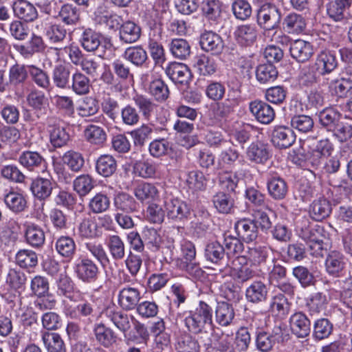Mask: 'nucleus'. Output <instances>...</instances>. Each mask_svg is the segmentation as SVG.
Listing matches in <instances>:
<instances>
[{"label": "nucleus", "mask_w": 352, "mask_h": 352, "mask_svg": "<svg viewBox=\"0 0 352 352\" xmlns=\"http://www.w3.org/2000/svg\"><path fill=\"white\" fill-rule=\"evenodd\" d=\"M319 75L325 76L331 74L338 67V63L336 53L330 50H322L316 57L312 63Z\"/></svg>", "instance_id": "13"}, {"label": "nucleus", "mask_w": 352, "mask_h": 352, "mask_svg": "<svg viewBox=\"0 0 352 352\" xmlns=\"http://www.w3.org/2000/svg\"><path fill=\"white\" fill-rule=\"evenodd\" d=\"M296 140V135L292 129L285 126H276L272 133L273 144L280 148L291 146Z\"/></svg>", "instance_id": "21"}, {"label": "nucleus", "mask_w": 352, "mask_h": 352, "mask_svg": "<svg viewBox=\"0 0 352 352\" xmlns=\"http://www.w3.org/2000/svg\"><path fill=\"white\" fill-rule=\"evenodd\" d=\"M234 228L237 236L245 243H251L258 237V227L252 219H239L235 221Z\"/></svg>", "instance_id": "14"}, {"label": "nucleus", "mask_w": 352, "mask_h": 352, "mask_svg": "<svg viewBox=\"0 0 352 352\" xmlns=\"http://www.w3.org/2000/svg\"><path fill=\"white\" fill-rule=\"evenodd\" d=\"M223 147L224 148L221 150L217 157L218 166L220 168H231L239 160L240 153L230 144Z\"/></svg>", "instance_id": "54"}, {"label": "nucleus", "mask_w": 352, "mask_h": 352, "mask_svg": "<svg viewBox=\"0 0 352 352\" xmlns=\"http://www.w3.org/2000/svg\"><path fill=\"white\" fill-rule=\"evenodd\" d=\"M27 102L34 111L37 118H41L47 113L49 108L48 99L42 91L32 90L27 96Z\"/></svg>", "instance_id": "25"}, {"label": "nucleus", "mask_w": 352, "mask_h": 352, "mask_svg": "<svg viewBox=\"0 0 352 352\" xmlns=\"http://www.w3.org/2000/svg\"><path fill=\"white\" fill-rule=\"evenodd\" d=\"M214 208L220 214H230L234 208V199L232 194L221 190L218 191L212 197Z\"/></svg>", "instance_id": "35"}, {"label": "nucleus", "mask_w": 352, "mask_h": 352, "mask_svg": "<svg viewBox=\"0 0 352 352\" xmlns=\"http://www.w3.org/2000/svg\"><path fill=\"white\" fill-rule=\"evenodd\" d=\"M132 100L139 114L146 120H150L158 111L159 105L147 96L137 94L133 96Z\"/></svg>", "instance_id": "16"}, {"label": "nucleus", "mask_w": 352, "mask_h": 352, "mask_svg": "<svg viewBox=\"0 0 352 352\" xmlns=\"http://www.w3.org/2000/svg\"><path fill=\"white\" fill-rule=\"evenodd\" d=\"M140 298V291L138 288L126 286L119 292L118 303L123 309L132 310L137 308Z\"/></svg>", "instance_id": "23"}, {"label": "nucleus", "mask_w": 352, "mask_h": 352, "mask_svg": "<svg viewBox=\"0 0 352 352\" xmlns=\"http://www.w3.org/2000/svg\"><path fill=\"white\" fill-rule=\"evenodd\" d=\"M240 89L229 88L224 100L218 102L208 111V117L210 125H219L233 114L242 103Z\"/></svg>", "instance_id": "2"}, {"label": "nucleus", "mask_w": 352, "mask_h": 352, "mask_svg": "<svg viewBox=\"0 0 352 352\" xmlns=\"http://www.w3.org/2000/svg\"><path fill=\"white\" fill-rule=\"evenodd\" d=\"M25 239L29 245L38 249L43 247L45 243V232L41 226L35 223L27 224L25 226Z\"/></svg>", "instance_id": "42"}, {"label": "nucleus", "mask_w": 352, "mask_h": 352, "mask_svg": "<svg viewBox=\"0 0 352 352\" xmlns=\"http://www.w3.org/2000/svg\"><path fill=\"white\" fill-rule=\"evenodd\" d=\"M141 36V28L131 21L123 23L120 27L119 38L124 43L131 44L138 41Z\"/></svg>", "instance_id": "39"}, {"label": "nucleus", "mask_w": 352, "mask_h": 352, "mask_svg": "<svg viewBox=\"0 0 352 352\" xmlns=\"http://www.w3.org/2000/svg\"><path fill=\"white\" fill-rule=\"evenodd\" d=\"M201 48L213 55L220 54L223 49L224 44L222 38L212 31H205L199 38Z\"/></svg>", "instance_id": "17"}, {"label": "nucleus", "mask_w": 352, "mask_h": 352, "mask_svg": "<svg viewBox=\"0 0 352 352\" xmlns=\"http://www.w3.org/2000/svg\"><path fill=\"white\" fill-rule=\"evenodd\" d=\"M110 205V198L107 194L100 192L89 199L88 208L91 213L98 214L107 211Z\"/></svg>", "instance_id": "57"}, {"label": "nucleus", "mask_w": 352, "mask_h": 352, "mask_svg": "<svg viewBox=\"0 0 352 352\" xmlns=\"http://www.w3.org/2000/svg\"><path fill=\"white\" fill-rule=\"evenodd\" d=\"M41 27L45 36L51 43H60L67 36V30L60 24L52 21L49 18L44 19Z\"/></svg>", "instance_id": "24"}, {"label": "nucleus", "mask_w": 352, "mask_h": 352, "mask_svg": "<svg viewBox=\"0 0 352 352\" xmlns=\"http://www.w3.org/2000/svg\"><path fill=\"white\" fill-rule=\"evenodd\" d=\"M295 231L297 236L307 243L311 255L323 256L324 241L329 239V233L324 227L314 224L308 217H302L296 221Z\"/></svg>", "instance_id": "1"}, {"label": "nucleus", "mask_w": 352, "mask_h": 352, "mask_svg": "<svg viewBox=\"0 0 352 352\" xmlns=\"http://www.w3.org/2000/svg\"><path fill=\"white\" fill-rule=\"evenodd\" d=\"M249 111L254 119L262 124H270L275 118V111L268 103L254 100L249 103Z\"/></svg>", "instance_id": "12"}, {"label": "nucleus", "mask_w": 352, "mask_h": 352, "mask_svg": "<svg viewBox=\"0 0 352 352\" xmlns=\"http://www.w3.org/2000/svg\"><path fill=\"white\" fill-rule=\"evenodd\" d=\"M164 206L167 218L174 222H184L189 219L191 210L184 201L167 195L164 199Z\"/></svg>", "instance_id": "8"}, {"label": "nucleus", "mask_w": 352, "mask_h": 352, "mask_svg": "<svg viewBox=\"0 0 352 352\" xmlns=\"http://www.w3.org/2000/svg\"><path fill=\"white\" fill-rule=\"evenodd\" d=\"M217 322L222 326L229 325L234 319V311L232 306L227 302H217L215 311Z\"/></svg>", "instance_id": "53"}, {"label": "nucleus", "mask_w": 352, "mask_h": 352, "mask_svg": "<svg viewBox=\"0 0 352 352\" xmlns=\"http://www.w3.org/2000/svg\"><path fill=\"white\" fill-rule=\"evenodd\" d=\"M117 166L116 159L109 154L101 155L95 162L96 171L104 177L111 176L116 171Z\"/></svg>", "instance_id": "44"}, {"label": "nucleus", "mask_w": 352, "mask_h": 352, "mask_svg": "<svg viewBox=\"0 0 352 352\" xmlns=\"http://www.w3.org/2000/svg\"><path fill=\"white\" fill-rule=\"evenodd\" d=\"M188 329L214 330L212 323V309L205 302L199 301L194 311H190L188 316L182 320Z\"/></svg>", "instance_id": "3"}, {"label": "nucleus", "mask_w": 352, "mask_h": 352, "mask_svg": "<svg viewBox=\"0 0 352 352\" xmlns=\"http://www.w3.org/2000/svg\"><path fill=\"white\" fill-rule=\"evenodd\" d=\"M330 201L322 197L315 199L309 206L310 217L316 221H321L331 213Z\"/></svg>", "instance_id": "37"}, {"label": "nucleus", "mask_w": 352, "mask_h": 352, "mask_svg": "<svg viewBox=\"0 0 352 352\" xmlns=\"http://www.w3.org/2000/svg\"><path fill=\"white\" fill-rule=\"evenodd\" d=\"M102 35L91 28H83L79 38L82 47L88 52L96 51L101 45Z\"/></svg>", "instance_id": "29"}, {"label": "nucleus", "mask_w": 352, "mask_h": 352, "mask_svg": "<svg viewBox=\"0 0 352 352\" xmlns=\"http://www.w3.org/2000/svg\"><path fill=\"white\" fill-rule=\"evenodd\" d=\"M346 265L344 255L338 251H331L326 258L327 272L333 276H339Z\"/></svg>", "instance_id": "43"}, {"label": "nucleus", "mask_w": 352, "mask_h": 352, "mask_svg": "<svg viewBox=\"0 0 352 352\" xmlns=\"http://www.w3.org/2000/svg\"><path fill=\"white\" fill-rule=\"evenodd\" d=\"M165 72L173 82L179 84L187 83L191 76L189 68L184 63H170Z\"/></svg>", "instance_id": "33"}, {"label": "nucleus", "mask_w": 352, "mask_h": 352, "mask_svg": "<svg viewBox=\"0 0 352 352\" xmlns=\"http://www.w3.org/2000/svg\"><path fill=\"white\" fill-rule=\"evenodd\" d=\"M50 142L54 148H61L69 140V135L54 117H47L45 120Z\"/></svg>", "instance_id": "11"}, {"label": "nucleus", "mask_w": 352, "mask_h": 352, "mask_svg": "<svg viewBox=\"0 0 352 352\" xmlns=\"http://www.w3.org/2000/svg\"><path fill=\"white\" fill-rule=\"evenodd\" d=\"M319 123L327 131L331 132L341 118L340 113L332 107L325 108L318 114Z\"/></svg>", "instance_id": "50"}, {"label": "nucleus", "mask_w": 352, "mask_h": 352, "mask_svg": "<svg viewBox=\"0 0 352 352\" xmlns=\"http://www.w3.org/2000/svg\"><path fill=\"white\" fill-rule=\"evenodd\" d=\"M27 281L26 274L20 270L10 269L6 277V283L14 291L23 290Z\"/></svg>", "instance_id": "58"}, {"label": "nucleus", "mask_w": 352, "mask_h": 352, "mask_svg": "<svg viewBox=\"0 0 352 352\" xmlns=\"http://www.w3.org/2000/svg\"><path fill=\"white\" fill-rule=\"evenodd\" d=\"M71 77V70L69 66L58 64L52 69L53 83L55 87L59 89H68Z\"/></svg>", "instance_id": "46"}, {"label": "nucleus", "mask_w": 352, "mask_h": 352, "mask_svg": "<svg viewBox=\"0 0 352 352\" xmlns=\"http://www.w3.org/2000/svg\"><path fill=\"white\" fill-rule=\"evenodd\" d=\"M85 248L98 261L107 274L109 270L112 271L110 258L101 243L88 242L85 244Z\"/></svg>", "instance_id": "32"}, {"label": "nucleus", "mask_w": 352, "mask_h": 352, "mask_svg": "<svg viewBox=\"0 0 352 352\" xmlns=\"http://www.w3.org/2000/svg\"><path fill=\"white\" fill-rule=\"evenodd\" d=\"M267 187L269 195L275 200L283 199L288 192L287 182L280 177H273L268 179Z\"/></svg>", "instance_id": "49"}, {"label": "nucleus", "mask_w": 352, "mask_h": 352, "mask_svg": "<svg viewBox=\"0 0 352 352\" xmlns=\"http://www.w3.org/2000/svg\"><path fill=\"white\" fill-rule=\"evenodd\" d=\"M204 256L208 262L223 267L219 270L222 277L230 274V267L226 249L218 241H209L206 244Z\"/></svg>", "instance_id": "5"}, {"label": "nucleus", "mask_w": 352, "mask_h": 352, "mask_svg": "<svg viewBox=\"0 0 352 352\" xmlns=\"http://www.w3.org/2000/svg\"><path fill=\"white\" fill-rule=\"evenodd\" d=\"M267 294V286L261 280L253 281L245 289L247 300L254 304L265 301Z\"/></svg>", "instance_id": "34"}, {"label": "nucleus", "mask_w": 352, "mask_h": 352, "mask_svg": "<svg viewBox=\"0 0 352 352\" xmlns=\"http://www.w3.org/2000/svg\"><path fill=\"white\" fill-rule=\"evenodd\" d=\"M77 234L82 240H91L99 238L102 231L94 220L85 217L77 226Z\"/></svg>", "instance_id": "30"}, {"label": "nucleus", "mask_w": 352, "mask_h": 352, "mask_svg": "<svg viewBox=\"0 0 352 352\" xmlns=\"http://www.w3.org/2000/svg\"><path fill=\"white\" fill-rule=\"evenodd\" d=\"M282 21V12L274 3H264L257 11V23L265 32L279 28Z\"/></svg>", "instance_id": "4"}, {"label": "nucleus", "mask_w": 352, "mask_h": 352, "mask_svg": "<svg viewBox=\"0 0 352 352\" xmlns=\"http://www.w3.org/2000/svg\"><path fill=\"white\" fill-rule=\"evenodd\" d=\"M270 252V247L254 243L248 247L245 257L252 265L260 266L266 263Z\"/></svg>", "instance_id": "27"}, {"label": "nucleus", "mask_w": 352, "mask_h": 352, "mask_svg": "<svg viewBox=\"0 0 352 352\" xmlns=\"http://www.w3.org/2000/svg\"><path fill=\"white\" fill-rule=\"evenodd\" d=\"M0 199L3 200L6 208L14 214L21 213L27 208L25 197L11 187L6 188L0 192Z\"/></svg>", "instance_id": "10"}, {"label": "nucleus", "mask_w": 352, "mask_h": 352, "mask_svg": "<svg viewBox=\"0 0 352 352\" xmlns=\"http://www.w3.org/2000/svg\"><path fill=\"white\" fill-rule=\"evenodd\" d=\"M194 67L201 76H212L217 70V63L213 57L201 54L195 57Z\"/></svg>", "instance_id": "47"}, {"label": "nucleus", "mask_w": 352, "mask_h": 352, "mask_svg": "<svg viewBox=\"0 0 352 352\" xmlns=\"http://www.w3.org/2000/svg\"><path fill=\"white\" fill-rule=\"evenodd\" d=\"M104 244L113 260L120 261L125 256V244L121 237L117 234H109L105 240Z\"/></svg>", "instance_id": "40"}, {"label": "nucleus", "mask_w": 352, "mask_h": 352, "mask_svg": "<svg viewBox=\"0 0 352 352\" xmlns=\"http://www.w3.org/2000/svg\"><path fill=\"white\" fill-rule=\"evenodd\" d=\"M135 197L141 202H150L159 197V191L157 187L148 182H142L138 184L134 189Z\"/></svg>", "instance_id": "52"}, {"label": "nucleus", "mask_w": 352, "mask_h": 352, "mask_svg": "<svg viewBox=\"0 0 352 352\" xmlns=\"http://www.w3.org/2000/svg\"><path fill=\"white\" fill-rule=\"evenodd\" d=\"M15 261L16 263L21 268H33L38 264V256L32 250L22 249L16 254Z\"/></svg>", "instance_id": "62"}, {"label": "nucleus", "mask_w": 352, "mask_h": 352, "mask_svg": "<svg viewBox=\"0 0 352 352\" xmlns=\"http://www.w3.org/2000/svg\"><path fill=\"white\" fill-rule=\"evenodd\" d=\"M305 19L299 14L290 12L282 21V28L285 32L290 34H298L306 28Z\"/></svg>", "instance_id": "28"}, {"label": "nucleus", "mask_w": 352, "mask_h": 352, "mask_svg": "<svg viewBox=\"0 0 352 352\" xmlns=\"http://www.w3.org/2000/svg\"><path fill=\"white\" fill-rule=\"evenodd\" d=\"M73 270L76 278L85 284L97 282L101 275L98 264L88 257L76 260L73 265Z\"/></svg>", "instance_id": "6"}, {"label": "nucleus", "mask_w": 352, "mask_h": 352, "mask_svg": "<svg viewBox=\"0 0 352 352\" xmlns=\"http://www.w3.org/2000/svg\"><path fill=\"white\" fill-rule=\"evenodd\" d=\"M54 186L52 180L48 178L38 176L32 179L30 190L35 199L41 201L35 209L37 218H40L43 214L45 201L51 196Z\"/></svg>", "instance_id": "7"}, {"label": "nucleus", "mask_w": 352, "mask_h": 352, "mask_svg": "<svg viewBox=\"0 0 352 352\" xmlns=\"http://www.w3.org/2000/svg\"><path fill=\"white\" fill-rule=\"evenodd\" d=\"M186 183L192 191H204L208 184V179L199 170H193L186 174Z\"/></svg>", "instance_id": "56"}, {"label": "nucleus", "mask_w": 352, "mask_h": 352, "mask_svg": "<svg viewBox=\"0 0 352 352\" xmlns=\"http://www.w3.org/2000/svg\"><path fill=\"white\" fill-rule=\"evenodd\" d=\"M14 16L20 20L29 23L38 18L35 6L27 0H16L12 4Z\"/></svg>", "instance_id": "22"}, {"label": "nucleus", "mask_w": 352, "mask_h": 352, "mask_svg": "<svg viewBox=\"0 0 352 352\" xmlns=\"http://www.w3.org/2000/svg\"><path fill=\"white\" fill-rule=\"evenodd\" d=\"M123 57L137 67H142L148 59L147 52L141 45L126 48Z\"/></svg>", "instance_id": "55"}, {"label": "nucleus", "mask_w": 352, "mask_h": 352, "mask_svg": "<svg viewBox=\"0 0 352 352\" xmlns=\"http://www.w3.org/2000/svg\"><path fill=\"white\" fill-rule=\"evenodd\" d=\"M240 178L237 171H223L219 173L218 184L221 191L235 194Z\"/></svg>", "instance_id": "38"}, {"label": "nucleus", "mask_w": 352, "mask_h": 352, "mask_svg": "<svg viewBox=\"0 0 352 352\" xmlns=\"http://www.w3.org/2000/svg\"><path fill=\"white\" fill-rule=\"evenodd\" d=\"M142 236L146 247L148 250L153 252L160 250L163 243L160 230H157L151 227H145L142 231Z\"/></svg>", "instance_id": "48"}, {"label": "nucleus", "mask_w": 352, "mask_h": 352, "mask_svg": "<svg viewBox=\"0 0 352 352\" xmlns=\"http://www.w3.org/2000/svg\"><path fill=\"white\" fill-rule=\"evenodd\" d=\"M91 87V80L85 74L78 69L72 74L68 89L72 90L76 95L81 96L88 94Z\"/></svg>", "instance_id": "26"}, {"label": "nucleus", "mask_w": 352, "mask_h": 352, "mask_svg": "<svg viewBox=\"0 0 352 352\" xmlns=\"http://www.w3.org/2000/svg\"><path fill=\"white\" fill-rule=\"evenodd\" d=\"M19 164L30 172L44 173L47 168V162L45 158L38 151L25 150L19 155Z\"/></svg>", "instance_id": "9"}, {"label": "nucleus", "mask_w": 352, "mask_h": 352, "mask_svg": "<svg viewBox=\"0 0 352 352\" xmlns=\"http://www.w3.org/2000/svg\"><path fill=\"white\" fill-rule=\"evenodd\" d=\"M80 15V11L76 6L65 3L58 9L55 18L67 25H74L79 21Z\"/></svg>", "instance_id": "41"}, {"label": "nucleus", "mask_w": 352, "mask_h": 352, "mask_svg": "<svg viewBox=\"0 0 352 352\" xmlns=\"http://www.w3.org/2000/svg\"><path fill=\"white\" fill-rule=\"evenodd\" d=\"M257 34V28L253 23L240 25L236 28L234 32L236 43L242 47L253 45L256 40Z\"/></svg>", "instance_id": "20"}, {"label": "nucleus", "mask_w": 352, "mask_h": 352, "mask_svg": "<svg viewBox=\"0 0 352 352\" xmlns=\"http://www.w3.org/2000/svg\"><path fill=\"white\" fill-rule=\"evenodd\" d=\"M113 206L117 211L131 213L137 210L138 204L131 195L121 192L115 195Z\"/></svg>", "instance_id": "51"}, {"label": "nucleus", "mask_w": 352, "mask_h": 352, "mask_svg": "<svg viewBox=\"0 0 352 352\" xmlns=\"http://www.w3.org/2000/svg\"><path fill=\"white\" fill-rule=\"evenodd\" d=\"M305 301L307 310L312 315L326 310L329 300L324 293L318 292L309 294Z\"/></svg>", "instance_id": "36"}, {"label": "nucleus", "mask_w": 352, "mask_h": 352, "mask_svg": "<svg viewBox=\"0 0 352 352\" xmlns=\"http://www.w3.org/2000/svg\"><path fill=\"white\" fill-rule=\"evenodd\" d=\"M42 340L48 352H66L65 345L59 334L45 331L42 336Z\"/></svg>", "instance_id": "60"}, {"label": "nucleus", "mask_w": 352, "mask_h": 352, "mask_svg": "<svg viewBox=\"0 0 352 352\" xmlns=\"http://www.w3.org/2000/svg\"><path fill=\"white\" fill-rule=\"evenodd\" d=\"M148 92L156 101L160 102L166 101L170 94L167 85L160 78L155 79L149 83Z\"/></svg>", "instance_id": "61"}, {"label": "nucleus", "mask_w": 352, "mask_h": 352, "mask_svg": "<svg viewBox=\"0 0 352 352\" xmlns=\"http://www.w3.org/2000/svg\"><path fill=\"white\" fill-rule=\"evenodd\" d=\"M177 340L178 352H199V345L197 340L186 331H180Z\"/></svg>", "instance_id": "64"}, {"label": "nucleus", "mask_w": 352, "mask_h": 352, "mask_svg": "<svg viewBox=\"0 0 352 352\" xmlns=\"http://www.w3.org/2000/svg\"><path fill=\"white\" fill-rule=\"evenodd\" d=\"M171 54L180 60H186L190 55V45L189 43L183 38H174L169 44Z\"/></svg>", "instance_id": "63"}, {"label": "nucleus", "mask_w": 352, "mask_h": 352, "mask_svg": "<svg viewBox=\"0 0 352 352\" xmlns=\"http://www.w3.org/2000/svg\"><path fill=\"white\" fill-rule=\"evenodd\" d=\"M291 56L298 63H305L314 55L312 44L302 39H296L292 42L289 47Z\"/></svg>", "instance_id": "19"}, {"label": "nucleus", "mask_w": 352, "mask_h": 352, "mask_svg": "<svg viewBox=\"0 0 352 352\" xmlns=\"http://www.w3.org/2000/svg\"><path fill=\"white\" fill-rule=\"evenodd\" d=\"M85 140L93 145L101 146L107 140V133L104 130L94 124L88 125L84 131Z\"/></svg>", "instance_id": "59"}, {"label": "nucleus", "mask_w": 352, "mask_h": 352, "mask_svg": "<svg viewBox=\"0 0 352 352\" xmlns=\"http://www.w3.org/2000/svg\"><path fill=\"white\" fill-rule=\"evenodd\" d=\"M352 0H333L327 5L329 16L335 21L346 19Z\"/></svg>", "instance_id": "31"}, {"label": "nucleus", "mask_w": 352, "mask_h": 352, "mask_svg": "<svg viewBox=\"0 0 352 352\" xmlns=\"http://www.w3.org/2000/svg\"><path fill=\"white\" fill-rule=\"evenodd\" d=\"M275 322L274 318L264 314H257L252 319L249 326L241 327L239 330H264L269 329L271 330H282L280 327V322L278 321L277 324H274Z\"/></svg>", "instance_id": "45"}, {"label": "nucleus", "mask_w": 352, "mask_h": 352, "mask_svg": "<svg viewBox=\"0 0 352 352\" xmlns=\"http://www.w3.org/2000/svg\"><path fill=\"white\" fill-rule=\"evenodd\" d=\"M58 254L65 261H71L76 254L77 246L73 237L68 235L58 236L54 243Z\"/></svg>", "instance_id": "18"}, {"label": "nucleus", "mask_w": 352, "mask_h": 352, "mask_svg": "<svg viewBox=\"0 0 352 352\" xmlns=\"http://www.w3.org/2000/svg\"><path fill=\"white\" fill-rule=\"evenodd\" d=\"M246 157L252 163L265 164L271 157L270 147L261 141L253 142L247 148Z\"/></svg>", "instance_id": "15"}]
</instances>
